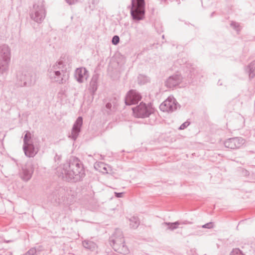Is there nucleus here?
Returning <instances> with one entry per match:
<instances>
[{
  "mask_svg": "<svg viewBox=\"0 0 255 255\" xmlns=\"http://www.w3.org/2000/svg\"><path fill=\"white\" fill-rule=\"evenodd\" d=\"M36 253V250L35 248H32L29 249L26 253L25 255H35Z\"/></svg>",
  "mask_w": 255,
  "mask_h": 255,
  "instance_id": "obj_29",
  "label": "nucleus"
},
{
  "mask_svg": "<svg viewBox=\"0 0 255 255\" xmlns=\"http://www.w3.org/2000/svg\"><path fill=\"white\" fill-rule=\"evenodd\" d=\"M230 255H245L239 249H234L230 253Z\"/></svg>",
  "mask_w": 255,
  "mask_h": 255,
  "instance_id": "obj_25",
  "label": "nucleus"
},
{
  "mask_svg": "<svg viewBox=\"0 0 255 255\" xmlns=\"http://www.w3.org/2000/svg\"><path fill=\"white\" fill-rule=\"evenodd\" d=\"M83 125V118L81 116L78 117L75 122L71 130V133L69 136L73 140H76L81 130Z\"/></svg>",
  "mask_w": 255,
  "mask_h": 255,
  "instance_id": "obj_15",
  "label": "nucleus"
},
{
  "mask_svg": "<svg viewBox=\"0 0 255 255\" xmlns=\"http://www.w3.org/2000/svg\"><path fill=\"white\" fill-rule=\"evenodd\" d=\"M129 226L131 228L135 229L139 226L140 222L137 216H133L129 219Z\"/></svg>",
  "mask_w": 255,
  "mask_h": 255,
  "instance_id": "obj_22",
  "label": "nucleus"
},
{
  "mask_svg": "<svg viewBox=\"0 0 255 255\" xmlns=\"http://www.w3.org/2000/svg\"><path fill=\"white\" fill-rule=\"evenodd\" d=\"M124 194L123 192H115V196L117 198H121Z\"/></svg>",
  "mask_w": 255,
  "mask_h": 255,
  "instance_id": "obj_33",
  "label": "nucleus"
},
{
  "mask_svg": "<svg viewBox=\"0 0 255 255\" xmlns=\"http://www.w3.org/2000/svg\"><path fill=\"white\" fill-rule=\"evenodd\" d=\"M155 26L156 30L158 33H160L163 31L162 26H160L159 28H158L157 25L155 24Z\"/></svg>",
  "mask_w": 255,
  "mask_h": 255,
  "instance_id": "obj_34",
  "label": "nucleus"
},
{
  "mask_svg": "<svg viewBox=\"0 0 255 255\" xmlns=\"http://www.w3.org/2000/svg\"><path fill=\"white\" fill-rule=\"evenodd\" d=\"M138 83L140 85H144L150 82V78L142 74H139L137 77Z\"/></svg>",
  "mask_w": 255,
  "mask_h": 255,
  "instance_id": "obj_24",
  "label": "nucleus"
},
{
  "mask_svg": "<svg viewBox=\"0 0 255 255\" xmlns=\"http://www.w3.org/2000/svg\"><path fill=\"white\" fill-rule=\"evenodd\" d=\"M22 149L25 155L29 158L35 156L39 150V144L33 140L29 131L24 135Z\"/></svg>",
  "mask_w": 255,
  "mask_h": 255,
  "instance_id": "obj_6",
  "label": "nucleus"
},
{
  "mask_svg": "<svg viewBox=\"0 0 255 255\" xmlns=\"http://www.w3.org/2000/svg\"><path fill=\"white\" fill-rule=\"evenodd\" d=\"M120 42V37L118 35H114L112 39V43L113 45H117Z\"/></svg>",
  "mask_w": 255,
  "mask_h": 255,
  "instance_id": "obj_27",
  "label": "nucleus"
},
{
  "mask_svg": "<svg viewBox=\"0 0 255 255\" xmlns=\"http://www.w3.org/2000/svg\"><path fill=\"white\" fill-rule=\"evenodd\" d=\"M142 99L139 92L134 89L129 90L125 98V102L126 105L130 106L137 104Z\"/></svg>",
  "mask_w": 255,
  "mask_h": 255,
  "instance_id": "obj_11",
  "label": "nucleus"
},
{
  "mask_svg": "<svg viewBox=\"0 0 255 255\" xmlns=\"http://www.w3.org/2000/svg\"><path fill=\"white\" fill-rule=\"evenodd\" d=\"M162 38L163 39H164V35H163L162 36Z\"/></svg>",
  "mask_w": 255,
  "mask_h": 255,
  "instance_id": "obj_41",
  "label": "nucleus"
},
{
  "mask_svg": "<svg viewBox=\"0 0 255 255\" xmlns=\"http://www.w3.org/2000/svg\"><path fill=\"white\" fill-rule=\"evenodd\" d=\"M46 11L43 0H38L33 4L32 8L30 9L29 16L34 22L41 23L45 18Z\"/></svg>",
  "mask_w": 255,
  "mask_h": 255,
  "instance_id": "obj_5",
  "label": "nucleus"
},
{
  "mask_svg": "<svg viewBox=\"0 0 255 255\" xmlns=\"http://www.w3.org/2000/svg\"><path fill=\"white\" fill-rule=\"evenodd\" d=\"M145 7L144 0H131L130 5L128 7L130 9L131 16L134 21L138 22L144 18Z\"/></svg>",
  "mask_w": 255,
  "mask_h": 255,
  "instance_id": "obj_4",
  "label": "nucleus"
},
{
  "mask_svg": "<svg viewBox=\"0 0 255 255\" xmlns=\"http://www.w3.org/2000/svg\"><path fill=\"white\" fill-rule=\"evenodd\" d=\"M100 166H103V165H104V164H103V163L101 162V163H100Z\"/></svg>",
  "mask_w": 255,
  "mask_h": 255,
  "instance_id": "obj_39",
  "label": "nucleus"
},
{
  "mask_svg": "<svg viewBox=\"0 0 255 255\" xmlns=\"http://www.w3.org/2000/svg\"><path fill=\"white\" fill-rule=\"evenodd\" d=\"M83 246L87 249L93 251L95 249L96 244L92 241L85 240L82 242Z\"/></svg>",
  "mask_w": 255,
  "mask_h": 255,
  "instance_id": "obj_23",
  "label": "nucleus"
},
{
  "mask_svg": "<svg viewBox=\"0 0 255 255\" xmlns=\"http://www.w3.org/2000/svg\"><path fill=\"white\" fill-rule=\"evenodd\" d=\"M215 14V11L213 12L212 13H211L210 17H212Z\"/></svg>",
  "mask_w": 255,
  "mask_h": 255,
  "instance_id": "obj_37",
  "label": "nucleus"
},
{
  "mask_svg": "<svg viewBox=\"0 0 255 255\" xmlns=\"http://www.w3.org/2000/svg\"><path fill=\"white\" fill-rule=\"evenodd\" d=\"M202 227L203 228L206 229H212L213 228V222H209L204 225H203Z\"/></svg>",
  "mask_w": 255,
  "mask_h": 255,
  "instance_id": "obj_30",
  "label": "nucleus"
},
{
  "mask_svg": "<svg viewBox=\"0 0 255 255\" xmlns=\"http://www.w3.org/2000/svg\"><path fill=\"white\" fill-rule=\"evenodd\" d=\"M10 49L6 44L0 46V74H6L10 60Z\"/></svg>",
  "mask_w": 255,
  "mask_h": 255,
  "instance_id": "obj_7",
  "label": "nucleus"
},
{
  "mask_svg": "<svg viewBox=\"0 0 255 255\" xmlns=\"http://www.w3.org/2000/svg\"><path fill=\"white\" fill-rule=\"evenodd\" d=\"M133 116L136 118L144 119L149 117L154 112V109L151 103L147 104L141 102L135 107L132 108Z\"/></svg>",
  "mask_w": 255,
  "mask_h": 255,
  "instance_id": "obj_8",
  "label": "nucleus"
},
{
  "mask_svg": "<svg viewBox=\"0 0 255 255\" xmlns=\"http://www.w3.org/2000/svg\"><path fill=\"white\" fill-rule=\"evenodd\" d=\"M66 194V191L65 188L57 186L50 190L47 198L51 203L60 204L64 201Z\"/></svg>",
  "mask_w": 255,
  "mask_h": 255,
  "instance_id": "obj_10",
  "label": "nucleus"
},
{
  "mask_svg": "<svg viewBox=\"0 0 255 255\" xmlns=\"http://www.w3.org/2000/svg\"><path fill=\"white\" fill-rule=\"evenodd\" d=\"M88 76V71L84 67L78 68L75 70V77L79 83H82L84 80H87Z\"/></svg>",
  "mask_w": 255,
  "mask_h": 255,
  "instance_id": "obj_17",
  "label": "nucleus"
},
{
  "mask_svg": "<svg viewBox=\"0 0 255 255\" xmlns=\"http://www.w3.org/2000/svg\"><path fill=\"white\" fill-rule=\"evenodd\" d=\"M190 224V222H189L187 221H185L183 222H181V224Z\"/></svg>",
  "mask_w": 255,
  "mask_h": 255,
  "instance_id": "obj_36",
  "label": "nucleus"
},
{
  "mask_svg": "<svg viewBox=\"0 0 255 255\" xmlns=\"http://www.w3.org/2000/svg\"><path fill=\"white\" fill-rule=\"evenodd\" d=\"M110 245L116 252L126 255L129 253L128 247L125 245L123 233L120 229H116L113 237L110 238Z\"/></svg>",
  "mask_w": 255,
  "mask_h": 255,
  "instance_id": "obj_3",
  "label": "nucleus"
},
{
  "mask_svg": "<svg viewBox=\"0 0 255 255\" xmlns=\"http://www.w3.org/2000/svg\"><path fill=\"white\" fill-rule=\"evenodd\" d=\"M180 108V105L173 98L168 97L159 106V109L163 112H172Z\"/></svg>",
  "mask_w": 255,
  "mask_h": 255,
  "instance_id": "obj_12",
  "label": "nucleus"
},
{
  "mask_svg": "<svg viewBox=\"0 0 255 255\" xmlns=\"http://www.w3.org/2000/svg\"><path fill=\"white\" fill-rule=\"evenodd\" d=\"M230 25L237 31H239L240 30V24L239 23L236 21H232L231 22Z\"/></svg>",
  "mask_w": 255,
  "mask_h": 255,
  "instance_id": "obj_26",
  "label": "nucleus"
},
{
  "mask_svg": "<svg viewBox=\"0 0 255 255\" xmlns=\"http://www.w3.org/2000/svg\"><path fill=\"white\" fill-rule=\"evenodd\" d=\"M34 170V165L31 163H27L22 167L19 175L21 178L24 181H29L33 173Z\"/></svg>",
  "mask_w": 255,
  "mask_h": 255,
  "instance_id": "obj_13",
  "label": "nucleus"
},
{
  "mask_svg": "<svg viewBox=\"0 0 255 255\" xmlns=\"http://www.w3.org/2000/svg\"><path fill=\"white\" fill-rule=\"evenodd\" d=\"M61 155H58L57 154H56L55 157H54V160L56 162H57V164H59V162L61 161Z\"/></svg>",
  "mask_w": 255,
  "mask_h": 255,
  "instance_id": "obj_31",
  "label": "nucleus"
},
{
  "mask_svg": "<svg viewBox=\"0 0 255 255\" xmlns=\"http://www.w3.org/2000/svg\"><path fill=\"white\" fill-rule=\"evenodd\" d=\"M56 169L59 177L68 182H81L86 176L83 162L75 156L70 157L66 163L59 165Z\"/></svg>",
  "mask_w": 255,
  "mask_h": 255,
  "instance_id": "obj_1",
  "label": "nucleus"
},
{
  "mask_svg": "<svg viewBox=\"0 0 255 255\" xmlns=\"http://www.w3.org/2000/svg\"><path fill=\"white\" fill-rule=\"evenodd\" d=\"M69 5L74 4L78 2L79 0H65Z\"/></svg>",
  "mask_w": 255,
  "mask_h": 255,
  "instance_id": "obj_32",
  "label": "nucleus"
},
{
  "mask_svg": "<svg viewBox=\"0 0 255 255\" xmlns=\"http://www.w3.org/2000/svg\"><path fill=\"white\" fill-rule=\"evenodd\" d=\"M162 225L167 226V230L173 231L177 229L180 225H181V222L177 221L175 222H163Z\"/></svg>",
  "mask_w": 255,
  "mask_h": 255,
  "instance_id": "obj_21",
  "label": "nucleus"
},
{
  "mask_svg": "<svg viewBox=\"0 0 255 255\" xmlns=\"http://www.w3.org/2000/svg\"><path fill=\"white\" fill-rule=\"evenodd\" d=\"M11 242V241H10V240H8V241H4V242H5V243H9V242Z\"/></svg>",
  "mask_w": 255,
  "mask_h": 255,
  "instance_id": "obj_38",
  "label": "nucleus"
},
{
  "mask_svg": "<svg viewBox=\"0 0 255 255\" xmlns=\"http://www.w3.org/2000/svg\"><path fill=\"white\" fill-rule=\"evenodd\" d=\"M245 143V140L241 137L229 138L224 142L225 146L228 148L236 149L240 148Z\"/></svg>",
  "mask_w": 255,
  "mask_h": 255,
  "instance_id": "obj_14",
  "label": "nucleus"
},
{
  "mask_svg": "<svg viewBox=\"0 0 255 255\" xmlns=\"http://www.w3.org/2000/svg\"><path fill=\"white\" fill-rule=\"evenodd\" d=\"M112 104L111 103H107L106 104V108L108 109V110H111V108H112Z\"/></svg>",
  "mask_w": 255,
  "mask_h": 255,
  "instance_id": "obj_35",
  "label": "nucleus"
},
{
  "mask_svg": "<svg viewBox=\"0 0 255 255\" xmlns=\"http://www.w3.org/2000/svg\"><path fill=\"white\" fill-rule=\"evenodd\" d=\"M245 70L249 74L250 79L254 78L255 77V61L250 63L246 67Z\"/></svg>",
  "mask_w": 255,
  "mask_h": 255,
  "instance_id": "obj_20",
  "label": "nucleus"
},
{
  "mask_svg": "<svg viewBox=\"0 0 255 255\" xmlns=\"http://www.w3.org/2000/svg\"><path fill=\"white\" fill-rule=\"evenodd\" d=\"M184 82V79L180 74H174L168 77L165 82V86L169 88H173Z\"/></svg>",
  "mask_w": 255,
  "mask_h": 255,
  "instance_id": "obj_16",
  "label": "nucleus"
},
{
  "mask_svg": "<svg viewBox=\"0 0 255 255\" xmlns=\"http://www.w3.org/2000/svg\"><path fill=\"white\" fill-rule=\"evenodd\" d=\"M48 76L52 82L58 84L65 83L69 77L67 64L60 59L48 71Z\"/></svg>",
  "mask_w": 255,
  "mask_h": 255,
  "instance_id": "obj_2",
  "label": "nucleus"
},
{
  "mask_svg": "<svg viewBox=\"0 0 255 255\" xmlns=\"http://www.w3.org/2000/svg\"><path fill=\"white\" fill-rule=\"evenodd\" d=\"M9 255H12V253H10H10H9Z\"/></svg>",
  "mask_w": 255,
  "mask_h": 255,
  "instance_id": "obj_40",
  "label": "nucleus"
},
{
  "mask_svg": "<svg viewBox=\"0 0 255 255\" xmlns=\"http://www.w3.org/2000/svg\"><path fill=\"white\" fill-rule=\"evenodd\" d=\"M17 84L21 87L31 86L35 82V77L31 71H19L17 73Z\"/></svg>",
  "mask_w": 255,
  "mask_h": 255,
  "instance_id": "obj_9",
  "label": "nucleus"
},
{
  "mask_svg": "<svg viewBox=\"0 0 255 255\" xmlns=\"http://www.w3.org/2000/svg\"><path fill=\"white\" fill-rule=\"evenodd\" d=\"M187 78L185 79V84H191L193 83V80L195 78L197 74V70L194 67L189 68L187 71Z\"/></svg>",
  "mask_w": 255,
  "mask_h": 255,
  "instance_id": "obj_19",
  "label": "nucleus"
},
{
  "mask_svg": "<svg viewBox=\"0 0 255 255\" xmlns=\"http://www.w3.org/2000/svg\"><path fill=\"white\" fill-rule=\"evenodd\" d=\"M103 169H104V170H106V168L105 167H103Z\"/></svg>",
  "mask_w": 255,
  "mask_h": 255,
  "instance_id": "obj_42",
  "label": "nucleus"
},
{
  "mask_svg": "<svg viewBox=\"0 0 255 255\" xmlns=\"http://www.w3.org/2000/svg\"><path fill=\"white\" fill-rule=\"evenodd\" d=\"M99 79V75L98 74H94L91 79L90 83V86L88 88L92 98H94V96L98 89V80Z\"/></svg>",
  "mask_w": 255,
  "mask_h": 255,
  "instance_id": "obj_18",
  "label": "nucleus"
},
{
  "mask_svg": "<svg viewBox=\"0 0 255 255\" xmlns=\"http://www.w3.org/2000/svg\"><path fill=\"white\" fill-rule=\"evenodd\" d=\"M190 124V122L187 121L183 123L178 128L179 130H183L187 128Z\"/></svg>",
  "mask_w": 255,
  "mask_h": 255,
  "instance_id": "obj_28",
  "label": "nucleus"
}]
</instances>
